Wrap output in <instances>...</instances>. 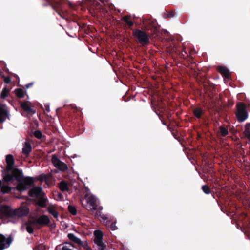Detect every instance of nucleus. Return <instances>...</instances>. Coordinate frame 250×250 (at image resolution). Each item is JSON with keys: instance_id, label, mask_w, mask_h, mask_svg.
I'll return each instance as SVG.
<instances>
[{"instance_id": "a211bd4d", "label": "nucleus", "mask_w": 250, "mask_h": 250, "mask_svg": "<svg viewBox=\"0 0 250 250\" xmlns=\"http://www.w3.org/2000/svg\"><path fill=\"white\" fill-rule=\"evenodd\" d=\"M67 236L70 240L80 246L82 244V243L83 242V241H81L80 238L77 237L72 233H69Z\"/></svg>"}, {"instance_id": "393cba45", "label": "nucleus", "mask_w": 250, "mask_h": 250, "mask_svg": "<svg viewBox=\"0 0 250 250\" xmlns=\"http://www.w3.org/2000/svg\"><path fill=\"white\" fill-rule=\"evenodd\" d=\"M123 20L129 27L130 28L133 25V22L129 20V17L125 16L123 18Z\"/></svg>"}, {"instance_id": "5701e85b", "label": "nucleus", "mask_w": 250, "mask_h": 250, "mask_svg": "<svg viewBox=\"0 0 250 250\" xmlns=\"http://www.w3.org/2000/svg\"><path fill=\"white\" fill-rule=\"evenodd\" d=\"M21 107L24 111L26 112L31 113H35V111H32L30 105L27 103H22L21 104Z\"/></svg>"}, {"instance_id": "37998d69", "label": "nucleus", "mask_w": 250, "mask_h": 250, "mask_svg": "<svg viewBox=\"0 0 250 250\" xmlns=\"http://www.w3.org/2000/svg\"><path fill=\"white\" fill-rule=\"evenodd\" d=\"M58 199L57 200H62V195L61 193H57Z\"/></svg>"}, {"instance_id": "4be33fe9", "label": "nucleus", "mask_w": 250, "mask_h": 250, "mask_svg": "<svg viewBox=\"0 0 250 250\" xmlns=\"http://www.w3.org/2000/svg\"><path fill=\"white\" fill-rule=\"evenodd\" d=\"M59 187L62 192H67L69 191L68 185L65 181H62L61 182Z\"/></svg>"}, {"instance_id": "473e14b6", "label": "nucleus", "mask_w": 250, "mask_h": 250, "mask_svg": "<svg viewBox=\"0 0 250 250\" xmlns=\"http://www.w3.org/2000/svg\"><path fill=\"white\" fill-rule=\"evenodd\" d=\"M34 135L38 139L41 138L42 136V132L39 130L35 131Z\"/></svg>"}, {"instance_id": "c85d7f7f", "label": "nucleus", "mask_w": 250, "mask_h": 250, "mask_svg": "<svg viewBox=\"0 0 250 250\" xmlns=\"http://www.w3.org/2000/svg\"><path fill=\"white\" fill-rule=\"evenodd\" d=\"M83 247L85 250H92V249L89 246L87 241H83L82 244L80 245Z\"/></svg>"}, {"instance_id": "423d86ee", "label": "nucleus", "mask_w": 250, "mask_h": 250, "mask_svg": "<svg viewBox=\"0 0 250 250\" xmlns=\"http://www.w3.org/2000/svg\"><path fill=\"white\" fill-rule=\"evenodd\" d=\"M143 24L146 30H150L153 34L156 33L157 30L156 21L148 20L144 21Z\"/></svg>"}, {"instance_id": "9b49d317", "label": "nucleus", "mask_w": 250, "mask_h": 250, "mask_svg": "<svg viewBox=\"0 0 250 250\" xmlns=\"http://www.w3.org/2000/svg\"><path fill=\"white\" fill-rule=\"evenodd\" d=\"M37 224L34 220H32L25 223L22 226L23 228H25L27 231L29 233H32L33 232V228L37 226Z\"/></svg>"}, {"instance_id": "c03bdc74", "label": "nucleus", "mask_w": 250, "mask_h": 250, "mask_svg": "<svg viewBox=\"0 0 250 250\" xmlns=\"http://www.w3.org/2000/svg\"><path fill=\"white\" fill-rule=\"evenodd\" d=\"M113 244L110 242V249H115V248L113 246Z\"/></svg>"}, {"instance_id": "1a4fd4ad", "label": "nucleus", "mask_w": 250, "mask_h": 250, "mask_svg": "<svg viewBox=\"0 0 250 250\" xmlns=\"http://www.w3.org/2000/svg\"><path fill=\"white\" fill-rule=\"evenodd\" d=\"M12 242L10 237L6 238L2 234H0V250H3L9 247Z\"/></svg>"}, {"instance_id": "412c9836", "label": "nucleus", "mask_w": 250, "mask_h": 250, "mask_svg": "<svg viewBox=\"0 0 250 250\" xmlns=\"http://www.w3.org/2000/svg\"><path fill=\"white\" fill-rule=\"evenodd\" d=\"M194 115L197 118L200 119L202 117V115L204 114V110L200 108L196 107L193 110Z\"/></svg>"}, {"instance_id": "6ab92c4d", "label": "nucleus", "mask_w": 250, "mask_h": 250, "mask_svg": "<svg viewBox=\"0 0 250 250\" xmlns=\"http://www.w3.org/2000/svg\"><path fill=\"white\" fill-rule=\"evenodd\" d=\"M167 51L169 54L178 53V49L173 42L169 43L167 47Z\"/></svg>"}, {"instance_id": "2eb2a0df", "label": "nucleus", "mask_w": 250, "mask_h": 250, "mask_svg": "<svg viewBox=\"0 0 250 250\" xmlns=\"http://www.w3.org/2000/svg\"><path fill=\"white\" fill-rule=\"evenodd\" d=\"M12 175L13 178H14L17 181L21 182L23 180V174L22 171L18 169H15L12 171Z\"/></svg>"}, {"instance_id": "cd10ccee", "label": "nucleus", "mask_w": 250, "mask_h": 250, "mask_svg": "<svg viewBox=\"0 0 250 250\" xmlns=\"http://www.w3.org/2000/svg\"><path fill=\"white\" fill-rule=\"evenodd\" d=\"M202 190L206 194H209L211 192V189L206 185L202 186Z\"/></svg>"}, {"instance_id": "a878e982", "label": "nucleus", "mask_w": 250, "mask_h": 250, "mask_svg": "<svg viewBox=\"0 0 250 250\" xmlns=\"http://www.w3.org/2000/svg\"><path fill=\"white\" fill-rule=\"evenodd\" d=\"M220 132L222 137H225L229 134L228 130L227 128L221 126L219 127Z\"/></svg>"}, {"instance_id": "c756f323", "label": "nucleus", "mask_w": 250, "mask_h": 250, "mask_svg": "<svg viewBox=\"0 0 250 250\" xmlns=\"http://www.w3.org/2000/svg\"><path fill=\"white\" fill-rule=\"evenodd\" d=\"M114 218H110V230H115L117 229V227L115 226L116 221H113Z\"/></svg>"}, {"instance_id": "dca6fc26", "label": "nucleus", "mask_w": 250, "mask_h": 250, "mask_svg": "<svg viewBox=\"0 0 250 250\" xmlns=\"http://www.w3.org/2000/svg\"><path fill=\"white\" fill-rule=\"evenodd\" d=\"M47 210L48 212L51 214L55 218L58 217V213L57 211L56 207L53 205H50L47 208Z\"/></svg>"}, {"instance_id": "a19ab883", "label": "nucleus", "mask_w": 250, "mask_h": 250, "mask_svg": "<svg viewBox=\"0 0 250 250\" xmlns=\"http://www.w3.org/2000/svg\"><path fill=\"white\" fill-rule=\"evenodd\" d=\"M250 127V123L246 124V125H245V131H246L247 130H250V129H249Z\"/></svg>"}, {"instance_id": "ea45409f", "label": "nucleus", "mask_w": 250, "mask_h": 250, "mask_svg": "<svg viewBox=\"0 0 250 250\" xmlns=\"http://www.w3.org/2000/svg\"><path fill=\"white\" fill-rule=\"evenodd\" d=\"M110 11L113 9H114L115 11H116V9L114 5L113 4L110 3ZM111 18V15H110V18Z\"/></svg>"}, {"instance_id": "f8f14e48", "label": "nucleus", "mask_w": 250, "mask_h": 250, "mask_svg": "<svg viewBox=\"0 0 250 250\" xmlns=\"http://www.w3.org/2000/svg\"><path fill=\"white\" fill-rule=\"evenodd\" d=\"M217 71L225 78L229 79V71L225 66H219L217 67Z\"/></svg>"}, {"instance_id": "4468645a", "label": "nucleus", "mask_w": 250, "mask_h": 250, "mask_svg": "<svg viewBox=\"0 0 250 250\" xmlns=\"http://www.w3.org/2000/svg\"><path fill=\"white\" fill-rule=\"evenodd\" d=\"M176 54L180 58L183 59L184 60H187L190 62H191L193 60L192 57L188 55L185 49L182 50L181 52H180V51L178 50V53Z\"/></svg>"}, {"instance_id": "72a5a7b5", "label": "nucleus", "mask_w": 250, "mask_h": 250, "mask_svg": "<svg viewBox=\"0 0 250 250\" xmlns=\"http://www.w3.org/2000/svg\"><path fill=\"white\" fill-rule=\"evenodd\" d=\"M11 190V188L8 186H2L1 188V191L3 193H8Z\"/></svg>"}, {"instance_id": "9d476101", "label": "nucleus", "mask_w": 250, "mask_h": 250, "mask_svg": "<svg viewBox=\"0 0 250 250\" xmlns=\"http://www.w3.org/2000/svg\"><path fill=\"white\" fill-rule=\"evenodd\" d=\"M37 225H46L50 222L49 218L45 215H43L36 219H34Z\"/></svg>"}, {"instance_id": "2f4dec72", "label": "nucleus", "mask_w": 250, "mask_h": 250, "mask_svg": "<svg viewBox=\"0 0 250 250\" xmlns=\"http://www.w3.org/2000/svg\"><path fill=\"white\" fill-rule=\"evenodd\" d=\"M68 210L69 212L73 215H75L77 213V210L75 207L72 206H68Z\"/></svg>"}, {"instance_id": "f704fd0d", "label": "nucleus", "mask_w": 250, "mask_h": 250, "mask_svg": "<svg viewBox=\"0 0 250 250\" xmlns=\"http://www.w3.org/2000/svg\"><path fill=\"white\" fill-rule=\"evenodd\" d=\"M70 247H73L71 243H66V245L63 246L62 250H72L70 248Z\"/></svg>"}, {"instance_id": "f3484780", "label": "nucleus", "mask_w": 250, "mask_h": 250, "mask_svg": "<svg viewBox=\"0 0 250 250\" xmlns=\"http://www.w3.org/2000/svg\"><path fill=\"white\" fill-rule=\"evenodd\" d=\"M29 210L26 207H21L17 211L16 214L19 216L26 215L29 213Z\"/></svg>"}, {"instance_id": "79ce46f5", "label": "nucleus", "mask_w": 250, "mask_h": 250, "mask_svg": "<svg viewBox=\"0 0 250 250\" xmlns=\"http://www.w3.org/2000/svg\"><path fill=\"white\" fill-rule=\"evenodd\" d=\"M245 133L247 137L250 140V130L245 131Z\"/></svg>"}, {"instance_id": "f257e3e1", "label": "nucleus", "mask_w": 250, "mask_h": 250, "mask_svg": "<svg viewBox=\"0 0 250 250\" xmlns=\"http://www.w3.org/2000/svg\"><path fill=\"white\" fill-rule=\"evenodd\" d=\"M82 203L88 211H91L100 220H105L107 218L101 212L102 208L99 206L97 199L92 195L87 194L82 200Z\"/></svg>"}, {"instance_id": "e433bc0d", "label": "nucleus", "mask_w": 250, "mask_h": 250, "mask_svg": "<svg viewBox=\"0 0 250 250\" xmlns=\"http://www.w3.org/2000/svg\"><path fill=\"white\" fill-rule=\"evenodd\" d=\"M13 175L8 174L4 176V180L6 182H9L13 179Z\"/></svg>"}, {"instance_id": "6e6552de", "label": "nucleus", "mask_w": 250, "mask_h": 250, "mask_svg": "<svg viewBox=\"0 0 250 250\" xmlns=\"http://www.w3.org/2000/svg\"><path fill=\"white\" fill-rule=\"evenodd\" d=\"M44 193L42 191V188L39 187L33 188L29 191V195L31 197L36 199L42 196H44Z\"/></svg>"}, {"instance_id": "bb28decb", "label": "nucleus", "mask_w": 250, "mask_h": 250, "mask_svg": "<svg viewBox=\"0 0 250 250\" xmlns=\"http://www.w3.org/2000/svg\"><path fill=\"white\" fill-rule=\"evenodd\" d=\"M16 95L19 98H23L24 96V91L22 89H17L15 90Z\"/></svg>"}, {"instance_id": "4c0bfd02", "label": "nucleus", "mask_w": 250, "mask_h": 250, "mask_svg": "<svg viewBox=\"0 0 250 250\" xmlns=\"http://www.w3.org/2000/svg\"><path fill=\"white\" fill-rule=\"evenodd\" d=\"M8 91L6 88H4L1 93V97L3 98H5L8 94Z\"/></svg>"}, {"instance_id": "49530a36", "label": "nucleus", "mask_w": 250, "mask_h": 250, "mask_svg": "<svg viewBox=\"0 0 250 250\" xmlns=\"http://www.w3.org/2000/svg\"><path fill=\"white\" fill-rule=\"evenodd\" d=\"M118 12H120V10L119 9L117 10Z\"/></svg>"}, {"instance_id": "ddd939ff", "label": "nucleus", "mask_w": 250, "mask_h": 250, "mask_svg": "<svg viewBox=\"0 0 250 250\" xmlns=\"http://www.w3.org/2000/svg\"><path fill=\"white\" fill-rule=\"evenodd\" d=\"M6 162L7 164V170H11L13 168L14 164V160L13 156L10 154L7 155Z\"/></svg>"}, {"instance_id": "7ed1b4c3", "label": "nucleus", "mask_w": 250, "mask_h": 250, "mask_svg": "<svg viewBox=\"0 0 250 250\" xmlns=\"http://www.w3.org/2000/svg\"><path fill=\"white\" fill-rule=\"evenodd\" d=\"M236 107L237 109L236 116L238 121L242 122L245 121L248 116L246 104L244 103L238 102L236 104Z\"/></svg>"}, {"instance_id": "aec40b11", "label": "nucleus", "mask_w": 250, "mask_h": 250, "mask_svg": "<svg viewBox=\"0 0 250 250\" xmlns=\"http://www.w3.org/2000/svg\"><path fill=\"white\" fill-rule=\"evenodd\" d=\"M32 149L31 145L28 142H25L23 146L22 153L25 154H29Z\"/></svg>"}, {"instance_id": "7c9ffc66", "label": "nucleus", "mask_w": 250, "mask_h": 250, "mask_svg": "<svg viewBox=\"0 0 250 250\" xmlns=\"http://www.w3.org/2000/svg\"><path fill=\"white\" fill-rule=\"evenodd\" d=\"M175 12L174 11H170V12H167L164 14V17L165 18H172L175 15Z\"/></svg>"}, {"instance_id": "58836bf2", "label": "nucleus", "mask_w": 250, "mask_h": 250, "mask_svg": "<svg viewBox=\"0 0 250 250\" xmlns=\"http://www.w3.org/2000/svg\"><path fill=\"white\" fill-rule=\"evenodd\" d=\"M3 81L6 83H9L11 82V79L9 77H3Z\"/></svg>"}, {"instance_id": "20e7f679", "label": "nucleus", "mask_w": 250, "mask_h": 250, "mask_svg": "<svg viewBox=\"0 0 250 250\" xmlns=\"http://www.w3.org/2000/svg\"><path fill=\"white\" fill-rule=\"evenodd\" d=\"M94 242L97 245L98 250H105L106 245L103 241V233L99 230H95L94 232Z\"/></svg>"}, {"instance_id": "0eeeda50", "label": "nucleus", "mask_w": 250, "mask_h": 250, "mask_svg": "<svg viewBox=\"0 0 250 250\" xmlns=\"http://www.w3.org/2000/svg\"><path fill=\"white\" fill-rule=\"evenodd\" d=\"M52 162L55 167L61 171H65L67 169V167L63 162L61 161L55 155L52 157Z\"/></svg>"}, {"instance_id": "f03ea898", "label": "nucleus", "mask_w": 250, "mask_h": 250, "mask_svg": "<svg viewBox=\"0 0 250 250\" xmlns=\"http://www.w3.org/2000/svg\"><path fill=\"white\" fill-rule=\"evenodd\" d=\"M133 35L136 41L143 46L148 45L150 43V36L144 31L138 29L133 30Z\"/></svg>"}, {"instance_id": "a18cd8bd", "label": "nucleus", "mask_w": 250, "mask_h": 250, "mask_svg": "<svg viewBox=\"0 0 250 250\" xmlns=\"http://www.w3.org/2000/svg\"><path fill=\"white\" fill-rule=\"evenodd\" d=\"M163 124L164 125H167L166 123L165 122H164V121H163Z\"/></svg>"}, {"instance_id": "39448f33", "label": "nucleus", "mask_w": 250, "mask_h": 250, "mask_svg": "<svg viewBox=\"0 0 250 250\" xmlns=\"http://www.w3.org/2000/svg\"><path fill=\"white\" fill-rule=\"evenodd\" d=\"M33 182V179L31 177L23 178V180L18 184L17 189L20 191H23L26 190Z\"/></svg>"}, {"instance_id": "c9c22d12", "label": "nucleus", "mask_w": 250, "mask_h": 250, "mask_svg": "<svg viewBox=\"0 0 250 250\" xmlns=\"http://www.w3.org/2000/svg\"><path fill=\"white\" fill-rule=\"evenodd\" d=\"M8 208L6 206H2L0 207V211L5 214L8 213Z\"/></svg>"}, {"instance_id": "b1692460", "label": "nucleus", "mask_w": 250, "mask_h": 250, "mask_svg": "<svg viewBox=\"0 0 250 250\" xmlns=\"http://www.w3.org/2000/svg\"><path fill=\"white\" fill-rule=\"evenodd\" d=\"M44 196H42L40 197H39L38 201L37 202V204L42 207H44L46 205V203L47 201V199L43 197Z\"/></svg>"}]
</instances>
